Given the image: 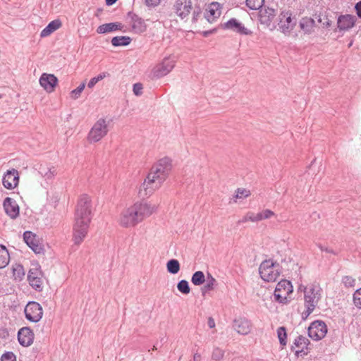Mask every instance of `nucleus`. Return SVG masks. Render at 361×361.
I'll return each instance as SVG.
<instances>
[{"instance_id":"nucleus-40","label":"nucleus","mask_w":361,"mask_h":361,"mask_svg":"<svg viewBox=\"0 0 361 361\" xmlns=\"http://www.w3.org/2000/svg\"><path fill=\"white\" fill-rule=\"evenodd\" d=\"M342 283L346 288H352L355 285V279L350 276H345L342 279Z\"/></svg>"},{"instance_id":"nucleus-50","label":"nucleus","mask_w":361,"mask_h":361,"mask_svg":"<svg viewBox=\"0 0 361 361\" xmlns=\"http://www.w3.org/2000/svg\"><path fill=\"white\" fill-rule=\"evenodd\" d=\"M318 247L320 249V250L322 251V252H326L331 253V254H333V255H336V254L332 249L329 248V247H325V246H323L321 244H319Z\"/></svg>"},{"instance_id":"nucleus-54","label":"nucleus","mask_w":361,"mask_h":361,"mask_svg":"<svg viewBox=\"0 0 361 361\" xmlns=\"http://www.w3.org/2000/svg\"><path fill=\"white\" fill-rule=\"evenodd\" d=\"M207 324H208L209 327L211 328V329L214 328L215 326V322H214V319L212 317H209L208 319Z\"/></svg>"},{"instance_id":"nucleus-1","label":"nucleus","mask_w":361,"mask_h":361,"mask_svg":"<svg viewBox=\"0 0 361 361\" xmlns=\"http://www.w3.org/2000/svg\"><path fill=\"white\" fill-rule=\"evenodd\" d=\"M92 218V200L87 195L80 197L75 211L73 240L80 245L86 237Z\"/></svg>"},{"instance_id":"nucleus-15","label":"nucleus","mask_w":361,"mask_h":361,"mask_svg":"<svg viewBox=\"0 0 361 361\" xmlns=\"http://www.w3.org/2000/svg\"><path fill=\"white\" fill-rule=\"evenodd\" d=\"M223 27L224 29L233 30V32L243 35H251L252 34L251 30L246 28L243 24L240 23L235 18H231L228 20L224 24Z\"/></svg>"},{"instance_id":"nucleus-26","label":"nucleus","mask_w":361,"mask_h":361,"mask_svg":"<svg viewBox=\"0 0 361 361\" xmlns=\"http://www.w3.org/2000/svg\"><path fill=\"white\" fill-rule=\"evenodd\" d=\"M122 27L123 26L120 23H105L99 25L97 29V32L99 34H104L116 30H121Z\"/></svg>"},{"instance_id":"nucleus-32","label":"nucleus","mask_w":361,"mask_h":361,"mask_svg":"<svg viewBox=\"0 0 361 361\" xmlns=\"http://www.w3.org/2000/svg\"><path fill=\"white\" fill-rule=\"evenodd\" d=\"M180 265L176 259H171L166 263V269L169 273L176 274L180 271Z\"/></svg>"},{"instance_id":"nucleus-33","label":"nucleus","mask_w":361,"mask_h":361,"mask_svg":"<svg viewBox=\"0 0 361 361\" xmlns=\"http://www.w3.org/2000/svg\"><path fill=\"white\" fill-rule=\"evenodd\" d=\"M205 279L206 276L203 271H197L192 274L191 277V282L195 286H201L205 282Z\"/></svg>"},{"instance_id":"nucleus-56","label":"nucleus","mask_w":361,"mask_h":361,"mask_svg":"<svg viewBox=\"0 0 361 361\" xmlns=\"http://www.w3.org/2000/svg\"><path fill=\"white\" fill-rule=\"evenodd\" d=\"M262 217H263V216H262V212L256 214V221H257V222L264 220V219Z\"/></svg>"},{"instance_id":"nucleus-18","label":"nucleus","mask_w":361,"mask_h":361,"mask_svg":"<svg viewBox=\"0 0 361 361\" xmlns=\"http://www.w3.org/2000/svg\"><path fill=\"white\" fill-rule=\"evenodd\" d=\"M58 83L57 78L53 74L43 73L39 78L40 85L47 92H52Z\"/></svg>"},{"instance_id":"nucleus-52","label":"nucleus","mask_w":361,"mask_h":361,"mask_svg":"<svg viewBox=\"0 0 361 361\" xmlns=\"http://www.w3.org/2000/svg\"><path fill=\"white\" fill-rule=\"evenodd\" d=\"M355 8L357 16L361 18V1L355 4Z\"/></svg>"},{"instance_id":"nucleus-55","label":"nucleus","mask_w":361,"mask_h":361,"mask_svg":"<svg viewBox=\"0 0 361 361\" xmlns=\"http://www.w3.org/2000/svg\"><path fill=\"white\" fill-rule=\"evenodd\" d=\"M202 357L199 353H195L193 355V361H201Z\"/></svg>"},{"instance_id":"nucleus-57","label":"nucleus","mask_w":361,"mask_h":361,"mask_svg":"<svg viewBox=\"0 0 361 361\" xmlns=\"http://www.w3.org/2000/svg\"><path fill=\"white\" fill-rule=\"evenodd\" d=\"M248 219L247 218V214L243 217V219H241L240 220L238 221V224H243V223H245L247 221H248Z\"/></svg>"},{"instance_id":"nucleus-53","label":"nucleus","mask_w":361,"mask_h":361,"mask_svg":"<svg viewBox=\"0 0 361 361\" xmlns=\"http://www.w3.org/2000/svg\"><path fill=\"white\" fill-rule=\"evenodd\" d=\"M13 272H14V274H16V272H18V274L20 275V274H23L24 275V271H23V266L18 264L16 266V268L13 269Z\"/></svg>"},{"instance_id":"nucleus-46","label":"nucleus","mask_w":361,"mask_h":361,"mask_svg":"<svg viewBox=\"0 0 361 361\" xmlns=\"http://www.w3.org/2000/svg\"><path fill=\"white\" fill-rule=\"evenodd\" d=\"M142 90V85L141 83H135L133 85V91L135 95H137V96L141 95Z\"/></svg>"},{"instance_id":"nucleus-47","label":"nucleus","mask_w":361,"mask_h":361,"mask_svg":"<svg viewBox=\"0 0 361 361\" xmlns=\"http://www.w3.org/2000/svg\"><path fill=\"white\" fill-rule=\"evenodd\" d=\"M262 216H263L262 218L264 219V220L270 219L271 217L275 216L274 212L270 209H264V210L262 211Z\"/></svg>"},{"instance_id":"nucleus-51","label":"nucleus","mask_w":361,"mask_h":361,"mask_svg":"<svg viewBox=\"0 0 361 361\" xmlns=\"http://www.w3.org/2000/svg\"><path fill=\"white\" fill-rule=\"evenodd\" d=\"M247 218L250 221L257 222L256 221V214L249 212L247 213Z\"/></svg>"},{"instance_id":"nucleus-38","label":"nucleus","mask_w":361,"mask_h":361,"mask_svg":"<svg viewBox=\"0 0 361 361\" xmlns=\"http://www.w3.org/2000/svg\"><path fill=\"white\" fill-rule=\"evenodd\" d=\"M318 22L322 24L324 28H329L332 25V21L328 18L326 15L319 14L318 16Z\"/></svg>"},{"instance_id":"nucleus-14","label":"nucleus","mask_w":361,"mask_h":361,"mask_svg":"<svg viewBox=\"0 0 361 361\" xmlns=\"http://www.w3.org/2000/svg\"><path fill=\"white\" fill-rule=\"evenodd\" d=\"M291 13L283 11L280 15L279 29L284 35H287L294 29L295 22L292 23Z\"/></svg>"},{"instance_id":"nucleus-43","label":"nucleus","mask_w":361,"mask_h":361,"mask_svg":"<svg viewBox=\"0 0 361 361\" xmlns=\"http://www.w3.org/2000/svg\"><path fill=\"white\" fill-rule=\"evenodd\" d=\"M353 302L357 308L361 309V288L354 293Z\"/></svg>"},{"instance_id":"nucleus-3","label":"nucleus","mask_w":361,"mask_h":361,"mask_svg":"<svg viewBox=\"0 0 361 361\" xmlns=\"http://www.w3.org/2000/svg\"><path fill=\"white\" fill-rule=\"evenodd\" d=\"M155 209V206L147 202H136L121 212L120 224L126 228L133 227L152 214Z\"/></svg>"},{"instance_id":"nucleus-59","label":"nucleus","mask_w":361,"mask_h":361,"mask_svg":"<svg viewBox=\"0 0 361 361\" xmlns=\"http://www.w3.org/2000/svg\"><path fill=\"white\" fill-rule=\"evenodd\" d=\"M212 32V31H205V32H204L203 35L204 37H207V36H208Z\"/></svg>"},{"instance_id":"nucleus-34","label":"nucleus","mask_w":361,"mask_h":361,"mask_svg":"<svg viewBox=\"0 0 361 361\" xmlns=\"http://www.w3.org/2000/svg\"><path fill=\"white\" fill-rule=\"evenodd\" d=\"M277 336L279 340V343L282 346H285L287 344V333L286 329L284 326H280L277 329Z\"/></svg>"},{"instance_id":"nucleus-2","label":"nucleus","mask_w":361,"mask_h":361,"mask_svg":"<svg viewBox=\"0 0 361 361\" xmlns=\"http://www.w3.org/2000/svg\"><path fill=\"white\" fill-rule=\"evenodd\" d=\"M172 169V161L169 157L160 159L150 169L147 178L141 185L140 193L144 191V195H151L159 188L166 180Z\"/></svg>"},{"instance_id":"nucleus-30","label":"nucleus","mask_w":361,"mask_h":361,"mask_svg":"<svg viewBox=\"0 0 361 361\" xmlns=\"http://www.w3.org/2000/svg\"><path fill=\"white\" fill-rule=\"evenodd\" d=\"M10 260L8 250L4 245H0V269L6 267Z\"/></svg>"},{"instance_id":"nucleus-31","label":"nucleus","mask_w":361,"mask_h":361,"mask_svg":"<svg viewBox=\"0 0 361 361\" xmlns=\"http://www.w3.org/2000/svg\"><path fill=\"white\" fill-rule=\"evenodd\" d=\"M131 40V38L128 36H116L112 38L111 44L114 47L127 46Z\"/></svg>"},{"instance_id":"nucleus-12","label":"nucleus","mask_w":361,"mask_h":361,"mask_svg":"<svg viewBox=\"0 0 361 361\" xmlns=\"http://www.w3.org/2000/svg\"><path fill=\"white\" fill-rule=\"evenodd\" d=\"M192 8L191 0H176L173 9L181 19H185L190 13Z\"/></svg>"},{"instance_id":"nucleus-48","label":"nucleus","mask_w":361,"mask_h":361,"mask_svg":"<svg viewBox=\"0 0 361 361\" xmlns=\"http://www.w3.org/2000/svg\"><path fill=\"white\" fill-rule=\"evenodd\" d=\"M201 14V9L199 7H195L192 13V22L195 23L197 21L200 15Z\"/></svg>"},{"instance_id":"nucleus-17","label":"nucleus","mask_w":361,"mask_h":361,"mask_svg":"<svg viewBox=\"0 0 361 361\" xmlns=\"http://www.w3.org/2000/svg\"><path fill=\"white\" fill-rule=\"evenodd\" d=\"M19 181V176L17 170L13 169L8 170L4 176L2 183L7 189H13L16 188Z\"/></svg>"},{"instance_id":"nucleus-49","label":"nucleus","mask_w":361,"mask_h":361,"mask_svg":"<svg viewBox=\"0 0 361 361\" xmlns=\"http://www.w3.org/2000/svg\"><path fill=\"white\" fill-rule=\"evenodd\" d=\"M162 0H145L147 6L155 7L157 6Z\"/></svg>"},{"instance_id":"nucleus-24","label":"nucleus","mask_w":361,"mask_h":361,"mask_svg":"<svg viewBox=\"0 0 361 361\" xmlns=\"http://www.w3.org/2000/svg\"><path fill=\"white\" fill-rule=\"evenodd\" d=\"M299 26L305 34L311 35L314 31L316 23L313 18L303 17L300 20Z\"/></svg>"},{"instance_id":"nucleus-4","label":"nucleus","mask_w":361,"mask_h":361,"mask_svg":"<svg viewBox=\"0 0 361 361\" xmlns=\"http://www.w3.org/2000/svg\"><path fill=\"white\" fill-rule=\"evenodd\" d=\"M322 289L318 284H310L304 288L305 307L302 313V319H307L314 310L322 298Z\"/></svg>"},{"instance_id":"nucleus-41","label":"nucleus","mask_w":361,"mask_h":361,"mask_svg":"<svg viewBox=\"0 0 361 361\" xmlns=\"http://www.w3.org/2000/svg\"><path fill=\"white\" fill-rule=\"evenodd\" d=\"M85 87V83L82 82L76 89L72 90L71 92V97L74 99H78L80 96V94L83 91Z\"/></svg>"},{"instance_id":"nucleus-44","label":"nucleus","mask_w":361,"mask_h":361,"mask_svg":"<svg viewBox=\"0 0 361 361\" xmlns=\"http://www.w3.org/2000/svg\"><path fill=\"white\" fill-rule=\"evenodd\" d=\"M1 361H16V357L13 352H6L2 355Z\"/></svg>"},{"instance_id":"nucleus-6","label":"nucleus","mask_w":361,"mask_h":361,"mask_svg":"<svg viewBox=\"0 0 361 361\" xmlns=\"http://www.w3.org/2000/svg\"><path fill=\"white\" fill-rule=\"evenodd\" d=\"M278 266L271 259L263 261L259 267L261 278L265 281H275L280 275Z\"/></svg>"},{"instance_id":"nucleus-35","label":"nucleus","mask_w":361,"mask_h":361,"mask_svg":"<svg viewBox=\"0 0 361 361\" xmlns=\"http://www.w3.org/2000/svg\"><path fill=\"white\" fill-rule=\"evenodd\" d=\"M40 173L47 179H51L56 175V169L54 166L40 169Z\"/></svg>"},{"instance_id":"nucleus-23","label":"nucleus","mask_w":361,"mask_h":361,"mask_svg":"<svg viewBox=\"0 0 361 361\" xmlns=\"http://www.w3.org/2000/svg\"><path fill=\"white\" fill-rule=\"evenodd\" d=\"M276 10L269 7H264L259 11V20L262 24L269 26L276 16Z\"/></svg>"},{"instance_id":"nucleus-19","label":"nucleus","mask_w":361,"mask_h":361,"mask_svg":"<svg viewBox=\"0 0 361 361\" xmlns=\"http://www.w3.org/2000/svg\"><path fill=\"white\" fill-rule=\"evenodd\" d=\"M18 340L23 346L31 345L34 340V334L31 329L29 327L21 328L18 333Z\"/></svg>"},{"instance_id":"nucleus-10","label":"nucleus","mask_w":361,"mask_h":361,"mask_svg":"<svg viewBox=\"0 0 361 361\" xmlns=\"http://www.w3.org/2000/svg\"><path fill=\"white\" fill-rule=\"evenodd\" d=\"M307 331L309 337L314 341H319L326 336L327 326L323 321L316 320L311 323Z\"/></svg>"},{"instance_id":"nucleus-61","label":"nucleus","mask_w":361,"mask_h":361,"mask_svg":"<svg viewBox=\"0 0 361 361\" xmlns=\"http://www.w3.org/2000/svg\"><path fill=\"white\" fill-rule=\"evenodd\" d=\"M152 350H157L156 346H154V347H153V348H152Z\"/></svg>"},{"instance_id":"nucleus-8","label":"nucleus","mask_w":361,"mask_h":361,"mask_svg":"<svg viewBox=\"0 0 361 361\" xmlns=\"http://www.w3.org/2000/svg\"><path fill=\"white\" fill-rule=\"evenodd\" d=\"M43 273L39 264H34L29 270L27 281L29 284L37 291H42L43 289Z\"/></svg>"},{"instance_id":"nucleus-13","label":"nucleus","mask_w":361,"mask_h":361,"mask_svg":"<svg viewBox=\"0 0 361 361\" xmlns=\"http://www.w3.org/2000/svg\"><path fill=\"white\" fill-rule=\"evenodd\" d=\"M127 18L128 23L131 27L132 31L137 34L144 32L147 29V25L143 19L133 12H128Z\"/></svg>"},{"instance_id":"nucleus-29","label":"nucleus","mask_w":361,"mask_h":361,"mask_svg":"<svg viewBox=\"0 0 361 361\" xmlns=\"http://www.w3.org/2000/svg\"><path fill=\"white\" fill-rule=\"evenodd\" d=\"M220 14L219 4L213 2L210 4L209 10L205 14V18L209 22H212L214 19L219 17Z\"/></svg>"},{"instance_id":"nucleus-28","label":"nucleus","mask_w":361,"mask_h":361,"mask_svg":"<svg viewBox=\"0 0 361 361\" xmlns=\"http://www.w3.org/2000/svg\"><path fill=\"white\" fill-rule=\"evenodd\" d=\"M310 343L309 339L302 335L298 336L294 341L293 344L295 347L300 348L295 354L298 355L301 353H305V350H307V346Z\"/></svg>"},{"instance_id":"nucleus-20","label":"nucleus","mask_w":361,"mask_h":361,"mask_svg":"<svg viewBox=\"0 0 361 361\" xmlns=\"http://www.w3.org/2000/svg\"><path fill=\"white\" fill-rule=\"evenodd\" d=\"M356 17L350 14L341 15L337 20V27L340 31H348L355 23Z\"/></svg>"},{"instance_id":"nucleus-62","label":"nucleus","mask_w":361,"mask_h":361,"mask_svg":"<svg viewBox=\"0 0 361 361\" xmlns=\"http://www.w3.org/2000/svg\"><path fill=\"white\" fill-rule=\"evenodd\" d=\"M0 98H1V95L0 94Z\"/></svg>"},{"instance_id":"nucleus-22","label":"nucleus","mask_w":361,"mask_h":361,"mask_svg":"<svg viewBox=\"0 0 361 361\" xmlns=\"http://www.w3.org/2000/svg\"><path fill=\"white\" fill-rule=\"evenodd\" d=\"M23 239L26 244L35 252L41 253L43 248L38 244L36 235L31 231H27L23 233Z\"/></svg>"},{"instance_id":"nucleus-25","label":"nucleus","mask_w":361,"mask_h":361,"mask_svg":"<svg viewBox=\"0 0 361 361\" xmlns=\"http://www.w3.org/2000/svg\"><path fill=\"white\" fill-rule=\"evenodd\" d=\"M217 281L214 277L210 274L207 273L205 279V284L201 288V293L202 296H205L211 290H213L217 286Z\"/></svg>"},{"instance_id":"nucleus-16","label":"nucleus","mask_w":361,"mask_h":361,"mask_svg":"<svg viewBox=\"0 0 361 361\" xmlns=\"http://www.w3.org/2000/svg\"><path fill=\"white\" fill-rule=\"evenodd\" d=\"M233 328L239 334L247 335L251 331L252 324L247 319L239 317L233 320Z\"/></svg>"},{"instance_id":"nucleus-42","label":"nucleus","mask_w":361,"mask_h":361,"mask_svg":"<svg viewBox=\"0 0 361 361\" xmlns=\"http://www.w3.org/2000/svg\"><path fill=\"white\" fill-rule=\"evenodd\" d=\"M106 77V73H102L98 75L97 77L92 78L88 82L87 87L92 88L99 81L103 80Z\"/></svg>"},{"instance_id":"nucleus-9","label":"nucleus","mask_w":361,"mask_h":361,"mask_svg":"<svg viewBox=\"0 0 361 361\" xmlns=\"http://www.w3.org/2000/svg\"><path fill=\"white\" fill-rule=\"evenodd\" d=\"M25 317L32 322H39L43 316V310L39 303L35 301L29 302L24 310Z\"/></svg>"},{"instance_id":"nucleus-58","label":"nucleus","mask_w":361,"mask_h":361,"mask_svg":"<svg viewBox=\"0 0 361 361\" xmlns=\"http://www.w3.org/2000/svg\"><path fill=\"white\" fill-rule=\"evenodd\" d=\"M116 1L117 0H106V4L108 6H111V5L114 4V3H116Z\"/></svg>"},{"instance_id":"nucleus-37","label":"nucleus","mask_w":361,"mask_h":361,"mask_svg":"<svg viewBox=\"0 0 361 361\" xmlns=\"http://www.w3.org/2000/svg\"><path fill=\"white\" fill-rule=\"evenodd\" d=\"M264 0H246V6L251 10L259 9Z\"/></svg>"},{"instance_id":"nucleus-11","label":"nucleus","mask_w":361,"mask_h":361,"mask_svg":"<svg viewBox=\"0 0 361 361\" xmlns=\"http://www.w3.org/2000/svg\"><path fill=\"white\" fill-rule=\"evenodd\" d=\"M175 66V61L170 57L164 58L161 63L157 64L153 70L157 78H161L169 73Z\"/></svg>"},{"instance_id":"nucleus-36","label":"nucleus","mask_w":361,"mask_h":361,"mask_svg":"<svg viewBox=\"0 0 361 361\" xmlns=\"http://www.w3.org/2000/svg\"><path fill=\"white\" fill-rule=\"evenodd\" d=\"M178 290L183 294H188L190 291L189 283L186 280H180L177 284Z\"/></svg>"},{"instance_id":"nucleus-7","label":"nucleus","mask_w":361,"mask_h":361,"mask_svg":"<svg viewBox=\"0 0 361 361\" xmlns=\"http://www.w3.org/2000/svg\"><path fill=\"white\" fill-rule=\"evenodd\" d=\"M293 293V286L290 281L282 280L279 281L274 290L275 300L279 303L286 304L289 302L288 297Z\"/></svg>"},{"instance_id":"nucleus-60","label":"nucleus","mask_w":361,"mask_h":361,"mask_svg":"<svg viewBox=\"0 0 361 361\" xmlns=\"http://www.w3.org/2000/svg\"><path fill=\"white\" fill-rule=\"evenodd\" d=\"M353 44V42H351L349 44H348V47H350Z\"/></svg>"},{"instance_id":"nucleus-45","label":"nucleus","mask_w":361,"mask_h":361,"mask_svg":"<svg viewBox=\"0 0 361 361\" xmlns=\"http://www.w3.org/2000/svg\"><path fill=\"white\" fill-rule=\"evenodd\" d=\"M250 195L249 190L243 188H238L236 190L235 198L247 197Z\"/></svg>"},{"instance_id":"nucleus-21","label":"nucleus","mask_w":361,"mask_h":361,"mask_svg":"<svg viewBox=\"0 0 361 361\" xmlns=\"http://www.w3.org/2000/svg\"><path fill=\"white\" fill-rule=\"evenodd\" d=\"M3 206L6 214L11 219H15L19 216V206L12 198L8 197L5 198Z\"/></svg>"},{"instance_id":"nucleus-39","label":"nucleus","mask_w":361,"mask_h":361,"mask_svg":"<svg viewBox=\"0 0 361 361\" xmlns=\"http://www.w3.org/2000/svg\"><path fill=\"white\" fill-rule=\"evenodd\" d=\"M224 356V350L216 347L214 348L212 353V359L215 361H220Z\"/></svg>"},{"instance_id":"nucleus-5","label":"nucleus","mask_w":361,"mask_h":361,"mask_svg":"<svg viewBox=\"0 0 361 361\" xmlns=\"http://www.w3.org/2000/svg\"><path fill=\"white\" fill-rule=\"evenodd\" d=\"M109 132L106 119L101 118L93 125L87 134V139L90 143H95L104 137Z\"/></svg>"},{"instance_id":"nucleus-27","label":"nucleus","mask_w":361,"mask_h":361,"mask_svg":"<svg viewBox=\"0 0 361 361\" xmlns=\"http://www.w3.org/2000/svg\"><path fill=\"white\" fill-rule=\"evenodd\" d=\"M61 26L60 20H54L50 22L41 32L40 37H45L58 30Z\"/></svg>"}]
</instances>
